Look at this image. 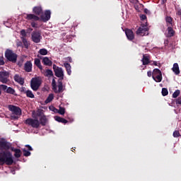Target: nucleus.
Here are the masks:
<instances>
[{
  "label": "nucleus",
  "mask_w": 181,
  "mask_h": 181,
  "mask_svg": "<svg viewBox=\"0 0 181 181\" xmlns=\"http://www.w3.org/2000/svg\"><path fill=\"white\" fill-rule=\"evenodd\" d=\"M51 15L52 12H50V10H46L44 15H41L40 17L35 13L26 14L25 19H27V21H32L33 22H37V21H40L41 22L46 23L48 21H50Z\"/></svg>",
  "instance_id": "f257e3e1"
},
{
  "label": "nucleus",
  "mask_w": 181,
  "mask_h": 181,
  "mask_svg": "<svg viewBox=\"0 0 181 181\" xmlns=\"http://www.w3.org/2000/svg\"><path fill=\"white\" fill-rule=\"evenodd\" d=\"M13 164V157L11 151H0V165Z\"/></svg>",
  "instance_id": "f03ea898"
},
{
  "label": "nucleus",
  "mask_w": 181,
  "mask_h": 181,
  "mask_svg": "<svg viewBox=\"0 0 181 181\" xmlns=\"http://www.w3.org/2000/svg\"><path fill=\"white\" fill-rule=\"evenodd\" d=\"M4 56L7 62H11V63H16L18 62V54L13 52L12 49H7L5 51Z\"/></svg>",
  "instance_id": "7ed1b4c3"
},
{
  "label": "nucleus",
  "mask_w": 181,
  "mask_h": 181,
  "mask_svg": "<svg viewBox=\"0 0 181 181\" xmlns=\"http://www.w3.org/2000/svg\"><path fill=\"white\" fill-rule=\"evenodd\" d=\"M12 148V144L9 143L6 139H0V152L9 151Z\"/></svg>",
  "instance_id": "20e7f679"
},
{
  "label": "nucleus",
  "mask_w": 181,
  "mask_h": 181,
  "mask_svg": "<svg viewBox=\"0 0 181 181\" xmlns=\"http://www.w3.org/2000/svg\"><path fill=\"white\" fill-rule=\"evenodd\" d=\"M24 124L29 127H32V128H35V129L40 127V122L37 119L28 118L24 122Z\"/></svg>",
  "instance_id": "39448f33"
},
{
  "label": "nucleus",
  "mask_w": 181,
  "mask_h": 181,
  "mask_svg": "<svg viewBox=\"0 0 181 181\" xmlns=\"http://www.w3.org/2000/svg\"><path fill=\"white\" fill-rule=\"evenodd\" d=\"M53 70L56 77H58L59 80H64V71L63 68L57 66L56 64H53Z\"/></svg>",
  "instance_id": "423d86ee"
},
{
  "label": "nucleus",
  "mask_w": 181,
  "mask_h": 181,
  "mask_svg": "<svg viewBox=\"0 0 181 181\" xmlns=\"http://www.w3.org/2000/svg\"><path fill=\"white\" fill-rule=\"evenodd\" d=\"M42 85V79L40 77L33 78L31 80L30 87L33 91H37L39 87Z\"/></svg>",
  "instance_id": "0eeeda50"
},
{
  "label": "nucleus",
  "mask_w": 181,
  "mask_h": 181,
  "mask_svg": "<svg viewBox=\"0 0 181 181\" xmlns=\"http://www.w3.org/2000/svg\"><path fill=\"white\" fill-rule=\"evenodd\" d=\"M153 79L156 83H160L162 81V71L159 70V69H154L153 71Z\"/></svg>",
  "instance_id": "6e6552de"
},
{
  "label": "nucleus",
  "mask_w": 181,
  "mask_h": 181,
  "mask_svg": "<svg viewBox=\"0 0 181 181\" xmlns=\"http://www.w3.org/2000/svg\"><path fill=\"white\" fill-rule=\"evenodd\" d=\"M31 39L34 43H40V40H42V34L40 31H33L31 34Z\"/></svg>",
  "instance_id": "1a4fd4ad"
},
{
  "label": "nucleus",
  "mask_w": 181,
  "mask_h": 181,
  "mask_svg": "<svg viewBox=\"0 0 181 181\" xmlns=\"http://www.w3.org/2000/svg\"><path fill=\"white\" fill-rule=\"evenodd\" d=\"M8 77H9V73L7 71H0V82L3 84H8V82L9 81V79H8Z\"/></svg>",
  "instance_id": "9d476101"
},
{
  "label": "nucleus",
  "mask_w": 181,
  "mask_h": 181,
  "mask_svg": "<svg viewBox=\"0 0 181 181\" xmlns=\"http://www.w3.org/2000/svg\"><path fill=\"white\" fill-rule=\"evenodd\" d=\"M8 110L9 111H12L15 115H22V109L18 106L10 105H8Z\"/></svg>",
  "instance_id": "9b49d317"
},
{
  "label": "nucleus",
  "mask_w": 181,
  "mask_h": 181,
  "mask_svg": "<svg viewBox=\"0 0 181 181\" xmlns=\"http://www.w3.org/2000/svg\"><path fill=\"white\" fill-rule=\"evenodd\" d=\"M33 12L34 13L35 15H37V16H42V15H44L43 8H42L41 6H34L33 8Z\"/></svg>",
  "instance_id": "f8f14e48"
},
{
  "label": "nucleus",
  "mask_w": 181,
  "mask_h": 181,
  "mask_svg": "<svg viewBox=\"0 0 181 181\" xmlns=\"http://www.w3.org/2000/svg\"><path fill=\"white\" fill-rule=\"evenodd\" d=\"M32 67H33V64H32V62L30 61H27L24 64V70L25 71H26V73L32 72Z\"/></svg>",
  "instance_id": "ddd939ff"
},
{
  "label": "nucleus",
  "mask_w": 181,
  "mask_h": 181,
  "mask_svg": "<svg viewBox=\"0 0 181 181\" xmlns=\"http://www.w3.org/2000/svg\"><path fill=\"white\" fill-rule=\"evenodd\" d=\"M125 34L129 40H134V39H135V35L132 30L126 29Z\"/></svg>",
  "instance_id": "4468645a"
},
{
  "label": "nucleus",
  "mask_w": 181,
  "mask_h": 181,
  "mask_svg": "<svg viewBox=\"0 0 181 181\" xmlns=\"http://www.w3.org/2000/svg\"><path fill=\"white\" fill-rule=\"evenodd\" d=\"M14 81L16 83H18V84H21V86H23V84H25V80L23 79V78L19 76V75L16 74L14 76Z\"/></svg>",
  "instance_id": "2eb2a0df"
},
{
  "label": "nucleus",
  "mask_w": 181,
  "mask_h": 181,
  "mask_svg": "<svg viewBox=\"0 0 181 181\" xmlns=\"http://www.w3.org/2000/svg\"><path fill=\"white\" fill-rule=\"evenodd\" d=\"M39 122L40 125H42V127H46V124H47V117H46V115H42L40 117Z\"/></svg>",
  "instance_id": "dca6fc26"
},
{
  "label": "nucleus",
  "mask_w": 181,
  "mask_h": 181,
  "mask_svg": "<svg viewBox=\"0 0 181 181\" xmlns=\"http://www.w3.org/2000/svg\"><path fill=\"white\" fill-rule=\"evenodd\" d=\"M11 151L15 153H14L15 158H21V156H22V151H21V149L11 148Z\"/></svg>",
  "instance_id": "f3484780"
},
{
  "label": "nucleus",
  "mask_w": 181,
  "mask_h": 181,
  "mask_svg": "<svg viewBox=\"0 0 181 181\" xmlns=\"http://www.w3.org/2000/svg\"><path fill=\"white\" fill-rule=\"evenodd\" d=\"M172 70L175 73V74H176V76L180 74V70L179 69V64L177 63H175L173 64Z\"/></svg>",
  "instance_id": "a211bd4d"
},
{
  "label": "nucleus",
  "mask_w": 181,
  "mask_h": 181,
  "mask_svg": "<svg viewBox=\"0 0 181 181\" xmlns=\"http://www.w3.org/2000/svg\"><path fill=\"white\" fill-rule=\"evenodd\" d=\"M42 63L45 64V66H52V64H53V62H52V61L47 57L42 58Z\"/></svg>",
  "instance_id": "6ab92c4d"
},
{
  "label": "nucleus",
  "mask_w": 181,
  "mask_h": 181,
  "mask_svg": "<svg viewBox=\"0 0 181 181\" xmlns=\"http://www.w3.org/2000/svg\"><path fill=\"white\" fill-rule=\"evenodd\" d=\"M64 66L65 67L66 70V73L68 74V76H71V65H70V64L65 62L64 64Z\"/></svg>",
  "instance_id": "aec40b11"
},
{
  "label": "nucleus",
  "mask_w": 181,
  "mask_h": 181,
  "mask_svg": "<svg viewBox=\"0 0 181 181\" xmlns=\"http://www.w3.org/2000/svg\"><path fill=\"white\" fill-rule=\"evenodd\" d=\"M52 111H54V112H55V111H57L60 114V115H64V114L66 113V109L62 107H59V110L56 107H52Z\"/></svg>",
  "instance_id": "412c9836"
},
{
  "label": "nucleus",
  "mask_w": 181,
  "mask_h": 181,
  "mask_svg": "<svg viewBox=\"0 0 181 181\" xmlns=\"http://www.w3.org/2000/svg\"><path fill=\"white\" fill-rule=\"evenodd\" d=\"M165 22L167 23V26H173V18H172V17L170 16H166L165 17Z\"/></svg>",
  "instance_id": "4be33fe9"
},
{
  "label": "nucleus",
  "mask_w": 181,
  "mask_h": 181,
  "mask_svg": "<svg viewBox=\"0 0 181 181\" xmlns=\"http://www.w3.org/2000/svg\"><path fill=\"white\" fill-rule=\"evenodd\" d=\"M34 64H35L41 71H43V66H42V64L40 63V59L39 58H35L34 59Z\"/></svg>",
  "instance_id": "5701e85b"
},
{
  "label": "nucleus",
  "mask_w": 181,
  "mask_h": 181,
  "mask_svg": "<svg viewBox=\"0 0 181 181\" xmlns=\"http://www.w3.org/2000/svg\"><path fill=\"white\" fill-rule=\"evenodd\" d=\"M54 119L55 121H57V122H62V124H67V122H69L67 119L60 117L59 116H55Z\"/></svg>",
  "instance_id": "b1692460"
},
{
  "label": "nucleus",
  "mask_w": 181,
  "mask_h": 181,
  "mask_svg": "<svg viewBox=\"0 0 181 181\" xmlns=\"http://www.w3.org/2000/svg\"><path fill=\"white\" fill-rule=\"evenodd\" d=\"M141 62L143 63V66L148 65V64L149 63V57L144 54Z\"/></svg>",
  "instance_id": "393cba45"
},
{
  "label": "nucleus",
  "mask_w": 181,
  "mask_h": 181,
  "mask_svg": "<svg viewBox=\"0 0 181 181\" xmlns=\"http://www.w3.org/2000/svg\"><path fill=\"white\" fill-rule=\"evenodd\" d=\"M168 37H173V36H175V30H173V28L168 26Z\"/></svg>",
  "instance_id": "a878e982"
},
{
  "label": "nucleus",
  "mask_w": 181,
  "mask_h": 181,
  "mask_svg": "<svg viewBox=\"0 0 181 181\" xmlns=\"http://www.w3.org/2000/svg\"><path fill=\"white\" fill-rule=\"evenodd\" d=\"M63 92V80H58V93Z\"/></svg>",
  "instance_id": "bb28decb"
},
{
  "label": "nucleus",
  "mask_w": 181,
  "mask_h": 181,
  "mask_svg": "<svg viewBox=\"0 0 181 181\" xmlns=\"http://www.w3.org/2000/svg\"><path fill=\"white\" fill-rule=\"evenodd\" d=\"M26 96L28 98H35V95L32 92V90H28L25 91Z\"/></svg>",
  "instance_id": "cd10ccee"
},
{
  "label": "nucleus",
  "mask_w": 181,
  "mask_h": 181,
  "mask_svg": "<svg viewBox=\"0 0 181 181\" xmlns=\"http://www.w3.org/2000/svg\"><path fill=\"white\" fill-rule=\"evenodd\" d=\"M54 98V96L53 95V94H49L47 98L45 100V103L49 104V103H52Z\"/></svg>",
  "instance_id": "c85d7f7f"
},
{
  "label": "nucleus",
  "mask_w": 181,
  "mask_h": 181,
  "mask_svg": "<svg viewBox=\"0 0 181 181\" xmlns=\"http://www.w3.org/2000/svg\"><path fill=\"white\" fill-rule=\"evenodd\" d=\"M21 40H22V42H23L25 49H28L29 48V42H28V40H26V38H25L23 37H21Z\"/></svg>",
  "instance_id": "c756f323"
},
{
  "label": "nucleus",
  "mask_w": 181,
  "mask_h": 181,
  "mask_svg": "<svg viewBox=\"0 0 181 181\" xmlns=\"http://www.w3.org/2000/svg\"><path fill=\"white\" fill-rule=\"evenodd\" d=\"M38 53L40 54L41 56H46L49 52L45 48H42L39 50Z\"/></svg>",
  "instance_id": "7c9ffc66"
},
{
  "label": "nucleus",
  "mask_w": 181,
  "mask_h": 181,
  "mask_svg": "<svg viewBox=\"0 0 181 181\" xmlns=\"http://www.w3.org/2000/svg\"><path fill=\"white\" fill-rule=\"evenodd\" d=\"M145 32H146V28H139L136 30V34L142 35L143 33H145Z\"/></svg>",
  "instance_id": "2f4dec72"
},
{
  "label": "nucleus",
  "mask_w": 181,
  "mask_h": 181,
  "mask_svg": "<svg viewBox=\"0 0 181 181\" xmlns=\"http://www.w3.org/2000/svg\"><path fill=\"white\" fill-rule=\"evenodd\" d=\"M6 93L7 94H12V95H13V94H15V89L11 88V87H8V88L6 89Z\"/></svg>",
  "instance_id": "473e14b6"
},
{
  "label": "nucleus",
  "mask_w": 181,
  "mask_h": 181,
  "mask_svg": "<svg viewBox=\"0 0 181 181\" xmlns=\"http://www.w3.org/2000/svg\"><path fill=\"white\" fill-rule=\"evenodd\" d=\"M162 95H163V97H166V95H168L169 94V91H168V88H162Z\"/></svg>",
  "instance_id": "72a5a7b5"
},
{
  "label": "nucleus",
  "mask_w": 181,
  "mask_h": 181,
  "mask_svg": "<svg viewBox=\"0 0 181 181\" xmlns=\"http://www.w3.org/2000/svg\"><path fill=\"white\" fill-rule=\"evenodd\" d=\"M179 95H180V90H177L173 93V98H177V97H179Z\"/></svg>",
  "instance_id": "f704fd0d"
},
{
  "label": "nucleus",
  "mask_w": 181,
  "mask_h": 181,
  "mask_svg": "<svg viewBox=\"0 0 181 181\" xmlns=\"http://www.w3.org/2000/svg\"><path fill=\"white\" fill-rule=\"evenodd\" d=\"M45 76L46 77H49L53 76V71H52L51 69H47L46 70V74H45Z\"/></svg>",
  "instance_id": "c9c22d12"
},
{
  "label": "nucleus",
  "mask_w": 181,
  "mask_h": 181,
  "mask_svg": "<svg viewBox=\"0 0 181 181\" xmlns=\"http://www.w3.org/2000/svg\"><path fill=\"white\" fill-rule=\"evenodd\" d=\"M23 156H26V157L30 156V155H31L30 151L26 150V148L23 149Z\"/></svg>",
  "instance_id": "e433bc0d"
},
{
  "label": "nucleus",
  "mask_w": 181,
  "mask_h": 181,
  "mask_svg": "<svg viewBox=\"0 0 181 181\" xmlns=\"http://www.w3.org/2000/svg\"><path fill=\"white\" fill-rule=\"evenodd\" d=\"M173 136L174 138H179V136H180V132H179L177 130H175L173 134Z\"/></svg>",
  "instance_id": "4c0bfd02"
},
{
  "label": "nucleus",
  "mask_w": 181,
  "mask_h": 181,
  "mask_svg": "<svg viewBox=\"0 0 181 181\" xmlns=\"http://www.w3.org/2000/svg\"><path fill=\"white\" fill-rule=\"evenodd\" d=\"M2 88V90H4V91H6V90H8V86H6V85H4V84H2V85H0V88Z\"/></svg>",
  "instance_id": "58836bf2"
},
{
  "label": "nucleus",
  "mask_w": 181,
  "mask_h": 181,
  "mask_svg": "<svg viewBox=\"0 0 181 181\" xmlns=\"http://www.w3.org/2000/svg\"><path fill=\"white\" fill-rule=\"evenodd\" d=\"M17 47H23V42L18 41L16 42Z\"/></svg>",
  "instance_id": "ea45409f"
},
{
  "label": "nucleus",
  "mask_w": 181,
  "mask_h": 181,
  "mask_svg": "<svg viewBox=\"0 0 181 181\" xmlns=\"http://www.w3.org/2000/svg\"><path fill=\"white\" fill-rule=\"evenodd\" d=\"M21 35L23 36V37H26V31L25 30H21Z\"/></svg>",
  "instance_id": "a19ab883"
},
{
  "label": "nucleus",
  "mask_w": 181,
  "mask_h": 181,
  "mask_svg": "<svg viewBox=\"0 0 181 181\" xmlns=\"http://www.w3.org/2000/svg\"><path fill=\"white\" fill-rule=\"evenodd\" d=\"M5 64V61L4 60V57H0V66H4Z\"/></svg>",
  "instance_id": "79ce46f5"
},
{
  "label": "nucleus",
  "mask_w": 181,
  "mask_h": 181,
  "mask_svg": "<svg viewBox=\"0 0 181 181\" xmlns=\"http://www.w3.org/2000/svg\"><path fill=\"white\" fill-rule=\"evenodd\" d=\"M52 90L56 94H59V90H57V86L55 85V86H52Z\"/></svg>",
  "instance_id": "37998d69"
},
{
  "label": "nucleus",
  "mask_w": 181,
  "mask_h": 181,
  "mask_svg": "<svg viewBox=\"0 0 181 181\" xmlns=\"http://www.w3.org/2000/svg\"><path fill=\"white\" fill-rule=\"evenodd\" d=\"M19 91H21V93H24V94H25V93H26V88L21 87V88H19Z\"/></svg>",
  "instance_id": "c03bdc74"
},
{
  "label": "nucleus",
  "mask_w": 181,
  "mask_h": 181,
  "mask_svg": "<svg viewBox=\"0 0 181 181\" xmlns=\"http://www.w3.org/2000/svg\"><path fill=\"white\" fill-rule=\"evenodd\" d=\"M31 26L32 28H37V23H36L35 21L31 22Z\"/></svg>",
  "instance_id": "a18cd8bd"
},
{
  "label": "nucleus",
  "mask_w": 181,
  "mask_h": 181,
  "mask_svg": "<svg viewBox=\"0 0 181 181\" xmlns=\"http://www.w3.org/2000/svg\"><path fill=\"white\" fill-rule=\"evenodd\" d=\"M65 59L67 62H69V63H73V59L71 57H68L65 58Z\"/></svg>",
  "instance_id": "49530a36"
},
{
  "label": "nucleus",
  "mask_w": 181,
  "mask_h": 181,
  "mask_svg": "<svg viewBox=\"0 0 181 181\" xmlns=\"http://www.w3.org/2000/svg\"><path fill=\"white\" fill-rule=\"evenodd\" d=\"M176 104H179L180 105H181V97H179V98L176 100Z\"/></svg>",
  "instance_id": "de8ad7c7"
},
{
  "label": "nucleus",
  "mask_w": 181,
  "mask_h": 181,
  "mask_svg": "<svg viewBox=\"0 0 181 181\" xmlns=\"http://www.w3.org/2000/svg\"><path fill=\"white\" fill-rule=\"evenodd\" d=\"M25 147L28 148V151H33V148L30 145L27 144L25 145Z\"/></svg>",
  "instance_id": "09e8293b"
},
{
  "label": "nucleus",
  "mask_w": 181,
  "mask_h": 181,
  "mask_svg": "<svg viewBox=\"0 0 181 181\" xmlns=\"http://www.w3.org/2000/svg\"><path fill=\"white\" fill-rule=\"evenodd\" d=\"M144 13H146L147 15H150L151 11L149 10H148V8H145Z\"/></svg>",
  "instance_id": "8fccbe9b"
},
{
  "label": "nucleus",
  "mask_w": 181,
  "mask_h": 181,
  "mask_svg": "<svg viewBox=\"0 0 181 181\" xmlns=\"http://www.w3.org/2000/svg\"><path fill=\"white\" fill-rule=\"evenodd\" d=\"M147 76H148V77H152V76H153L152 71H148L147 72Z\"/></svg>",
  "instance_id": "3c124183"
},
{
  "label": "nucleus",
  "mask_w": 181,
  "mask_h": 181,
  "mask_svg": "<svg viewBox=\"0 0 181 181\" xmlns=\"http://www.w3.org/2000/svg\"><path fill=\"white\" fill-rule=\"evenodd\" d=\"M141 21H145L146 19V16L145 14H143L141 16Z\"/></svg>",
  "instance_id": "603ef678"
},
{
  "label": "nucleus",
  "mask_w": 181,
  "mask_h": 181,
  "mask_svg": "<svg viewBox=\"0 0 181 181\" xmlns=\"http://www.w3.org/2000/svg\"><path fill=\"white\" fill-rule=\"evenodd\" d=\"M52 87H55L56 86V80L52 79Z\"/></svg>",
  "instance_id": "864d4df0"
},
{
  "label": "nucleus",
  "mask_w": 181,
  "mask_h": 181,
  "mask_svg": "<svg viewBox=\"0 0 181 181\" xmlns=\"http://www.w3.org/2000/svg\"><path fill=\"white\" fill-rule=\"evenodd\" d=\"M177 14H178L180 16H181V9H179V10L177 11Z\"/></svg>",
  "instance_id": "5fc2aeb1"
},
{
  "label": "nucleus",
  "mask_w": 181,
  "mask_h": 181,
  "mask_svg": "<svg viewBox=\"0 0 181 181\" xmlns=\"http://www.w3.org/2000/svg\"><path fill=\"white\" fill-rule=\"evenodd\" d=\"M153 64L154 66H158V62H157L156 61H154L153 63Z\"/></svg>",
  "instance_id": "6e6d98bb"
},
{
  "label": "nucleus",
  "mask_w": 181,
  "mask_h": 181,
  "mask_svg": "<svg viewBox=\"0 0 181 181\" xmlns=\"http://www.w3.org/2000/svg\"><path fill=\"white\" fill-rule=\"evenodd\" d=\"M163 4H166L168 2V0H162Z\"/></svg>",
  "instance_id": "4d7b16f0"
},
{
  "label": "nucleus",
  "mask_w": 181,
  "mask_h": 181,
  "mask_svg": "<svg viewBox=\"0 0 181 181\" xmlns=\"http://www.w3.org/2000/svg\"><path fill=\"white\" fill-rule=\"evenodd\" d=\"M37 57L39 58V59H42V57H40V55H37Z\"/></svg>",
  "instance_id": "13d9d810"
},
{
  "label": "nucleus",
  "mask_w": 181,
  "mask_h": 181,
  "mask_svg": "<svg viewBox=\"0 0 181 181\" xmlns=\"http://www.w3.org/2000/svg\"><path fill=\"white\" fill-rule=\"evenodd\" d=\"M37 116H38V117H40V114H38Z\"/></svg>",
  "instance_id": "bf43d9fd"
},
{
  "label": "nucleus",
  "mask_w": 181,
  "mask_h": 181,
  "mask_svg": "<svg viewBox=\"0 0 181 181\" xmlns=\"http://www.w3.org/2000/svg\"><path fill=\"white\" fill-rule=\"evenodd\" d=\"M30 30H33V29H32V28H30Z\"/></svg>",
  "instance_id": "052dcab7"
},
{
  "label": "nucleus",
  "mask_w": 181,
  "mask_h": 181,
  "mask_svg": "<svg viewBox=\"0 0 181 181\" xmlns=\"http://www.w3.org/2000/svg\"><path fill=\"white\" fill-rule=\"evenodd\" d=\"M49 110H52V107H49Z\"/></svg>",
  "instance_id": "680f3d73"
}]
</instances>
